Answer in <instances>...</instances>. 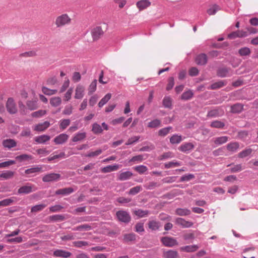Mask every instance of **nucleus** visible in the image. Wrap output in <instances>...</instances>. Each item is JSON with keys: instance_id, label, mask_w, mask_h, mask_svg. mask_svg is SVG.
<instances>
[{"instance_id": "4468645a", "label": "nucleus", "mask_w": 258, "mask_h": 258, "mask_svg": "<svg viewBox=\"0 0 258 258\" xmlns=\"http://www.w3.org/2000/svg\"><path fill=\"white\" fill-rule=\"evenodd\" d=\"M75 189L72 187H66L63 188H60L56 190L55 191V195H62V196H68L73 192H74Z\"/></svg>"}, {"instance_id": "5701e85b", "label": "nucleus", "mask_w": 258, "mask_h": 258, "mask_svg": "<svg viewBox=\"0 0 258 258\" xmlns=\"http://www.w3.org/2000/svg\"><path fill=\"white\" fill-rule=\"evenodd\" d=\"M133 175V173L129 171L121 172L117 176V180L124 181L129 179Z\"/></svg>"}, {"instance_id": "49530a36", "label": "nucleus", "mask_w": 258, "mask_h": 258, "mask_svg": "<svg viewBox=\"0 0 258 258\" xmlns=\"http://www.w3.org/2000/svg\"><path fill=\"white\" fill-rule=\"evenodd\" d=\"M71 120L69 119H63L60 121L59 128L61 130H65L70 124Z\"/></svg>"}, {"instance_id": "393cba45", "label": "nucleus", "mask_w": 258, "mask_h": 258, "mask_svg": "<svg viewBox=\"0 0 258 258\" xmlns=\"http://www.w3.org/2000/svg\"><path fill=\"white\" fill-rule=\"evenodd\" d=\"M50 139V137L47 135H43L36 137L34 140L38 144H44Z\"/></svg>"}, {"instance_id": "6e6552de", "label": "nucleus", "mask_w": 258, "mask_h": 258, "mask_svg": "<svg viewBox=\"0 0 258 258\" xmlns=\"http://www.w3.org/2000/svg\"><path fill=\"white\" fill-rule=\"evenodd\" d=\"M33 191V186L27 183L26 185L20 187L17 192V195H27Z\"/></svg>"}, {"instance_id": "aec40b11", "label": "nucleus", "mask_w": 258, "mask_h": 258, "mask_svg": "<svg viewBox=\"0 0 258 258\" xmlns=\"http://www.w3.org/2000/svg\"><path fill=\"white\" fill-rule=\"evenodd\" d=\"M2 145L4 148L10 149L17 146V142L14 139H6L3 140Z\"/></svg>"}, {"instance_id": "58836bf2", "label": "nucleus", "mask_w": 258, "mask_h": 258, "mask_svg": "<svg viewBox=\"0 0 258 258\" xmlns=\"http://www.w3.org/2000/svg\"><path fill=\"white\" fill-rule=\"evenodd\" d=\"M61 99L59 97H53L50 99V103L53 107H57L60 105Z\"/></svg>"}, {"instance_id": "de8ad7c7", "label": "nucleus", "mask_w": 258, "mask_h": 258, "mask_svg": "<svg viewBox=\"0 0 258 258\" xmlns=\"http://www.w3.org/2000/svg\"><path fill=\"white\" fill-rule=\"evenodd\" d=\"M84 89L81 86H77L76 89L75 98L76 99H81L83 97Z\"/></svg>"}, {"instance_id": "a878e982", "label": "nucleus", "mask_w": 258, "mask_h": 258, "mask_svg": "<svg viewBox=\"0 0 258 258\" xmlns=\"http://www.w3.org/2000/svg\"><path fill=\"white\" fill-rule=\"evenodd\" d=\"M119 165L115 164L114 165H110L105 166L101 169L102 173H108L111 171H116L119 168Z\"/></svg>"}, {"instance_id": "13d9d810", "label": "nucleus", "mask_w": 258, "mask_h": 258, "mask_svg": "<svg viewBox=\"0 0 258 258\" xmlns=\"http://www.w3.org/2000/svg\"><path fill=\"white\" fill-rule=\"evenodd\" d=\"M26 105L28 108L30 110H35L38 107L36 101H28Z\"/></svg>"}, {"instance_id": "f704fd0d", "label": "nucleus", "mask_w": 258, "mask_h": 258, "mask_svg": "<svg viewBox=\"0 0 258 258\" xmlns=\"http://www.w3.org/2000/svg\"><path fill=\"white\" fill-rule=\"evenodd\" d=\"M190 213V211L188 209L177 208L175 211V214L181 216L189 215Z\"/></svg>"}, {"instance_id": "b1692460", "label": "nucleus", "mask_w": 258, "mask_h": 258, "mask_svg": "<svg viewBox=\"0 0 258 258\" xmlns=\"http://www.w3.org/2000/svg\"><path fill=\"white\" fill-rule=\"evenodd\" d=\"M199 248L198 245H191L182 246L180 248L181 251L186 252H192L197 251Z\"/></svg>"}, {"instance_id": "09e8293b", "label": "nucleus", "mask_w": 258, "mask_h": 258, "mask_svg": "<svg viewBox=\"0 0 258 258\" xmlns=\"http://www.w3.org/2000/svg\"><path fill=\"white\" fill-rule=\"evenodd\" d=\"M133 168L140 174L145 173L148 170L147 166L143 165L135 166Z\"/></svg>"}, {"instance_id": "c03bdc74", "label": "nucleus", "mask_w": 258, "mask_h": 258, "mask_svg": "<svg viewBox=\"0 0 258 258\" xmlns=\"http://www.w3.org/2000/svg\"><path fill=\"white\" fill-rule=\"evenodd\" d=\"M111 94L110 93H107L99 101L98 103V106L102 107L104 104H105L111 98Z\"/></svg>"}, {"instance_id": "0e129e2a", "label": "nucleus", "mask_w": 258, "mask_h": 258, "mask_svg": "<svg viewBox=\"0 0 258 258\" xmlns=\"http://www.w3.org/2000/svg\"><path fill=\"white\" fill-rule=\"evenodd\" d=\"M159 186V184L157 182L152 181L145 185L144 187L146 189L152 190Z\"/></svg>"}, {"instance_id": "338daca9", "label": "nucleus", "mask_w": 258, "mask_h": 258, "mask_svg": "<svg viewBox=\"0 0 258 258\" xmlns=\"http://www.w3.org/2000/svg\"><path fill=\"white\" fill-rule=\"evenodd\" d=\"M174 85V79L173 77H170L168 79V84L167 85L166 90L169 91L171 90Z\"/></svg>"}, {"instance_id": "603ef678", "label": "nucleus", "mask_w": 258, "mask_h": 258, "mask_svg": "<svg viewBox=\"0 0 258 258\" xmlns=\"http://www.w3.org/2000/svg\"><path fill=\"white\" fill-rule=\"evenodd\" d=\"M163 105L165 108H171L172 107V101L170 97H165L163 100Z\"/></svg>"}, {"instance_id": "a18cd8bd", "label": "nucleus", "mask_w": 258, "mask_h": 258, "mask_svg": "<svg viewBox=\"0 0 258 258\" xmlns=\"http://www.w3.org/2000/svg\"><path fill=\"white\" fill-rule=\"evenodd\" d=\"M92 229V226L87 224H83L81 225L78 226L73 229L75 231H82L85 230L86 231L90 230Z\"/></svg>"}, {"instance_id": "bb28decb", "label": "nucleus", "mask_w": 258, "mask_h": 258, "mask_svg": "<svg viewBox=\"0 0 258 258\" xmlns=\"http://www.w3.org/2000/svg\"><path fill=\"white\" fill-rule=\"evenodd\" d=\"M226 84L227 82L226 81L220 80L211 84L210 89L212 90L218 89L226 86Z\"/></svg>"}, {"instance_id": "f3484780", "label": "nucleus", "mask_w": 258, "mask_h": 258, "mask_svg": "<svg viewBox=\"0 0 258 258\" xmlns=\"http://www.w3.org/2000/svg\"><path fill=\"white\" fill-rule=\"evenodd\" d=\"M243 110V105L242 104L237 103L230 107V112L235 114H239Z\"/></svg>"}, {"instance_id": "4be33fe9", "label": "nucleus", "mask_w": 258, "mask_h": 258, "mask_svg": "<svg viewBox=\"0 0 258 258\" xmlns=\"http://www.w3.org/2000/svg\"><path fill=\"white\" fill-rule=\"evenodd\" d=\"M151 5V2L148 0H141L138 1L136 6L140 11H142L147 8L149 7Z\"/></svg>"}, {"instance_id": "ea45409f", "label": "nucleus", "mask_w": 258, "mask_h": 258, "mask_svg": "<svg viewBox=\"0 0 258 258\" xmlns=\"http://www.w3.org/2000/svg\"><path fill=\"white\" fill-rule=\"evenodd\" d=\"M49 219L52 222H59L62 221L65 219V217L63 215H54L50 216Z\"/></svg>"}, {"instance_id": "ddd939ff", "label": "nucleus", "mask_w": 258, "mask_h": 258, "mask_svg": "<svg viewBox=\"0 0 258 258\" xmlns=\"http://www.w3.org/2000/svg\"><path fill=\"white\" fill-rule=\"evenodd\" d=\"M175 223L177 225L181 226L182 228H189L193 225L192 222L186 221L182 218H176Z\"/></svg>"}, {"instance_id": "20e7f679", "label": "nucleus", "mask_w": 258, "mask_h": 258, "mask_svg": "<svg viewBox=\"0 0 258 258\" xmlns=\"http://www.w3.org/2000/svg\"><path fill=\"white\" fill-rule=\"evenodd\" d=\"M6 108L8 112L11 114H14L17 112L16 105L13 98L10 97L8 99Z\"/></svg>"}, {"instance_id": "a19ab883", "label": "nucleus", "mask_w": 258, "mask_h": 258, "mask_svg": "<svg viewBox=\"0 0 258 258\" xmlns=\"http://www.w3.org/2000/svg\"><path fill=\"white\" fill-rule=\"evenodd\" d=\"M86 137V133H78L74 137L72 138V141L76 142L79 141H81L85 139Z\"/></svg>"}, {"instance_id": "79ce46f5", "label": "nucleus", "mask_w": 258, "mask_h": 258, "mask_svg": "<svg viewBox=\"0 0 258 258\" xmlns=\"http://www.w3.org/2000/svg\"><path fill=\"white\" fill-rule=\"evenodd\" d=\"M173 157V154L171 152H165L158 157V160L159 161L165 160L171 158Z\"/></svg>"}, {"instance_id": "72a5a7b5", "label": "nucleus", "mask_w": 258, "mask_h": 258, "mask_svg": "<svg viewBox=\"0 0 258 258\" xmlns=\"http://www.w3.org/2000/svg\"><path fill=\"white\" fill-rule=\"evenodd\" d=\"M15 172L11 170L5 171L1 174H0V177L7 180L13 178Z\"/></svg>"}, {"instance_id": "5fc2aeb1", "label": "nucleus", "mask_w": 258, "mask_h": 258, "mask_svg": "<svg viewBox=\"0 0 258 258\" xmlns=\"http://www.w3.org/2000/svg\"><path fill=\"white\" fill-rule=\"evenodd\" d=\"M172 127L171 126H168L160 129L158 131V135L161 137H164L166 136L170 132V131L172 129Z\"/></svg>"}, {"instance_id": "423d86ee", "label": "nucleus", "mask_w": 258, "mask_h": 258, "mask_svg": "<svg viewBox=\"0 0 258 258\" xmlns=\"http://www.w3.org/2000/svg\"><path fill=\"white\" fill-rule=\"evenodd\" d=\"M217 75L220 78L228 77L232 76V70L230 68L221 67L217 71Z\"/></svg>"}, {"instance_id": "1a4fd4ad", "label": "nucleus", "mask_w": 258, "mask_h": 258, "mask_svg": "<svg viewBox=\"0 0 258 258\" xmlns=\"http://www.w3.org/2000/svg\"><path fill=\"white\" fill-rule=\"evenodd\" d=\"M103 34L104 32L100 26H97L93 28L91 31V34L93 41L98 40Z\"/></svg>"}, {"instance_id": "3c124183", "label": "nucleus", "mask_w": 258, "mask_h": 258, "mask_svg": "<svg viewBox=\"0 0 258 258\" xmlns=\"http://www.w3.org/2000/svg\"><path fill=\"white\" fill-rule=\"evenodd\" d=\"M42 91L46 95H51L56 94L57 91L56 89H50L46 87L43 86L42 87Z\"/></svg>"}, {"instance_id": "4c0bfd02", "label": "nucleus", "mask_w": 258, "mask_h": 258, "mask_svg": "<svg viewBox=\"0 0 258 258\" xmlns=\"http://www.w3.org/2000/svg\"><path fill=\"white\" fill-rule=\"evenodd\" d=\"M92 131L94 134L98 135L103 132V129L100 124L95 122L92 124Z\"/></svg>"}, {"instance_id": "c9c22d12", "label": "nucleus", "mask_w": 258, "mask_h": 258, "mask_svg": "<svg viewBox=\"0 0 258 258\" xmlns=\"http://www.w3.org/2000/svg\"><path fill=\"white\" fill-rule=\"evenodd\" d=\"M238 53L241 56H247L250 54L251 50L247 47H243L238 50Z\"/></svg>"}, {"instance_id": "680f3d73", "label": "nucleus", "mask_w": 258, "mask_h": 258, "mask_svg": "<svg viewBox=\"0 0 258 258\" xmlns=\"http://www.w3.org/2000/svg\"><path fill=\"white\" fill-rule=\"evenodd\" d=\"M142 187L141 186H136L135 187L131 188L128 194L130 195H135L139 193L142 190Z\"/></svg>"}, {"instance_id": "c85d7f7f", "label": "nucleus", "mask_w": 258, "mask_h": 258, "mask_svg": "<svg viewBox=\"0 0 258 258\" xmlns=\"http://www.w3.org/2000/svg\"><path fill=\"white\" fill-rule=\"evenodd\" d=\"M253 150L250 148H247L239 152L238 154V157L239 158H244L250 156Z\"/></svg>"}, {"instance_id": "f257e3e1", "label": "nucleus", "mask_w": 258, "mask_h": 258, "mask_svg": "<svg viewBox=\"0 0 258 258\" xmlns=\"http://www.w3.org/2000/svg\"><path fill=\"white\" fill-rule=\"evenodd\" d=\"M71 22V19L67 14H64L56 18L55 24L57 27H61L66 25L70 24Z\"/></svg>"}, {"instance_id": "dca6fc26", "label": "nucleus", "mask_w": 258, "mask_h": 258, "mask_svg": "<svg viewBox=\"0 0 258 258\" xmlns=\"http://www.w3.org/2000/svg\"><path fill=\"white\" fill-rule=\"evenodd\" d=\"M72 255V253L63 249H57L53 252V255L56 257L68 258Z\"/></svg>"}, {"instance_id": "39448f33", "label": "nucleus", "mask_w": 258, "mask_h": 258, "mask_svg": "<svg viewBox=\"0 0 258 258\" xmlns=\"http://www.w3.org/2000/svg\"><path fill=\"white\" fill-rule=\"evenodd\" d=\"M60 177L59 173H50L45 175L42 177V181L44 182L57 181L60 179Z\"/></svg>"}, {"instance_id": "a211bd4d", "label": "nucleus", "mask_w": 258, "mask_h": 258, "mask_svg": "<svg viewBox=\"0 0 258 258\" xmlns=\"http://www.w3.org/2000/svg\"><path fill=\"white\" fill-rule=\"evenodd\" d=\"M163 256L164 258H179L178 252L172 249L164 251L163 253Z\"/></svg>"}, {"instance_id": "412c9836", "label": "nucleus", "mask_w": 258, "mask_h": 258, "mask_svg": "<svg viewBox=\"0 0 258 258\" xmlns=\"http://www.w3.org/2000/svg\"><path fill=\"white\" fill-rule=\"evenodd\" d=\"M50 125V123L48 121H45L42 123H38L35 126L34 130L37 132H43L47 129Z\"/></svg>"}, {"instance_id": "c756f323", "label": "nucleus", "mask_w": 258, "mask_h": 258, "mask_svg": "<svg viewBox=\"0 0 258 258\" xmlns=\"http://www.w3.org/2000/svg\"><path fill=\"white\" fill-rule=\"evenodd\" d=\"M194 96V92L190 89L184 92L180 96L182 100H188L191 99Z\"/></svg>"}, {"instance_id": "473e14b6", "label": "nucleus", "mask_w": 258, "mask_h": 258, "mask_svg": "<svg viewBox=\"0 0 258 258\" xmlns=\"http://www.w3.org/2000/svg\"><path fill=\"white\" fill-rule=\"evenodd\" d=\"M239 147V144L237 142H231L226 146L227 149L231 152H235Z\"/></svg>"}, {"instance_id": "f8f14e48", "label": "nucleus", "mask_w": 258, "mask_h": 258, "mask_svg": "<svg viewBox=\"0 0 258 258\" xmlns=\"http://www.w3.org/2000/svg\"><path fill=\"white\" fill-rule=\"evenodd\" d=\"M224 114L223 110L219 108H215L213 109L210 110L208 112L207 117H217L222 116Z\"/></svg>"}, {"instance_id": "864d4df0", "label": "nucleus", "mask_w": 258, "mask_h": 258, "mask_svg": "<svg viewBox=\"0 0 258 258\" xmlns=\"http://www.w3.org/2000/svg\"><path fill=\"white\" fill-rule=\"evenodd\" d=\"M32 159V156L28 154H22L16 157V159L19 160L20 162Z\"/></svg>"}, {"instance_id": "4d7b16f0", "label": "nucleus", "mask_w": 258, "mask_h": 258, "mask_svg": "<svg viewBox=\"0 0 258 258\" xmlns=\"http://www.w3.org/2000/svg\"><path fill=\"white\" fill-rule=\"evenodd\" d=\"M97 80L94 79L91 83L88 89V94L91 95L96 90Z\"/></svg>"}, {"instance_id": "774afa93", "label": "nucleus", "mask_w": 258, "mask_h": 258, "mask_svg": "<svg viewBox=\"0 0 258 258\" xmlns=\"http://www.w3.org/2000/svg\"><path fill=\"white\" fill-rule=\"evenodd\" d=\"M219 10H220L219 7L215 4L207 10V13L210 15H215Z\"/></svg>"}, {"instance_id": "69168bd1", "label": "nucleus", "mask_w": 258, "mask_h": 258, "mask_svg": "<svg viewBox=\"0 0 258 258\" xmlns=\"http://www.w3.org/2000/svg\"><path fill=\"white\" fill-rule=\"evenodd\" d=\"M14 200L13 198H9L4 199L1 201H0V206L1 207H6L10 205L12 203H14Z\"/></svg>"}, {"instance_id": "2f4dec72", "label": "nucleus", "mask_w": 258, "mask_h": 258, "mask_svg": "<svg viewBox=\"0 0 258 258\" xmlns=\"http://www.w3.org/2000/svg\"><path fill=\"white\" fill-rule=\"evenodd\" d=\"M136 235L134 233L125 234L123 236V241L125 243H128L130 242L136 240Z\"/></svg>"}, {"instance_id": "6ab92c4d", "label": "nucleus", "mask_w": 258, "mask_h": 258, "mask_svg": "<svg viewBox=\"0 0 258 258\" xmlns=\"http://www.w3.org/2000/svg\"><path fill=\"white\" fill-rule=\"evenodd\" d=\"M42 168L41 166L32 167L25 170V173L26 174L30 175V176H33V174L42 172Z\"/></svg>"}, {"instance_id": "e433bc0d", "label": "nucleus", "mask_w": 258, "mask_h": 258, "mask_svg": "<svg viewBox=\"0 0 258 258\" xmlns=\"http://www.w3.org/2000/svg\"><path fill=\"white\" fill-rule=\"evenodd\" d=\"M182 140V136L177 134L173 135L170 138V142L172 144H177L181 142Z\"/></svg>"}, {"instance_id": "052dcab7", "label": "nucleus", "mask_w": 258, "mask_h": 258, "mask_svg": "<svg viewBox=\"0 0 258 258\" xmlns=\"http://www.w3.org/2000/svg\"><path fill=\"white\" fill-rule=\"evenodd\" d=\"M135 231L139 233L144 232V223L142 222H138L135 226Z\"/></svg>"}, {"instance_id": "7c9ffc66", "label": "nucleus", "mask_w": 258, "mask_h": 258, "mask_svg": "<svg viewBox=\"0 0 258 258\" xmlns=\"http://www.w3.org/2000/svg\"><path fill=\"white\" fill-rule=\"evenodd\" d=\"M148 227L153 231L157 230L161 227V224L159 222L151 220L148 222Z\"/></svg>"}, {"instance_id": "37998d69", "label": "nucleus", "mask_w": 258, "mask_h": 258, "mask_svg": "<svg viewBox=\"0 0 258 258\" xmlns=\"http://www.w3.org/2000/svg\"><path fill=\"white\" fill-rule=\"evenodd\" d=\"M228 137L227 136H222L216 138L214 140V143L216 145H220L228 141Z\"/></svg>"}, {"instance_id": "2eb2a0df", "label": "nucleus", "mask_w": 258, "mask_h": 258, "mask_svg": "<svg viewBox=\"0 0 258 258\" xmlns=\"http://www.w3.org/2000/svg\"><path fill=\"white\" fill-rule=\"evenodd\" d=\"M69 136L66 134H61L56 136L53 140L54 142L56 145H60L64 143L68 140Z\"/></svg>"}, {"instance_id": "6e6d98bb", "label": "nucleus", "mask_w": 258, "mask_h": 258, "mask_svg": "<svg viewBox=\"0 0 258 258\" xmlns=\"http://www.w3.org/2000/svg\"><path fill=\"white\" fill-rule=\"evenodd\" d=\"M181 165L180 162L172 161L164 164V167L165 169H169L173 167L179 166Z\"/></svg>"}, {"instance_id": "e2e57ef3", "label": "nucleus", "mask_w": 258, "mask_h": 258, "mask_svg": "<svg viewBox=\"0 0 258 258\" xmlns=\"http://www.w3.org/2000/svg\"><path fill=\"white\" fill-rule=\"evenodd\" d=\"M46 113V111L45 110H39L37 111H35L31 114V116L33 117L39 118L40 117Z\"/></svg>"}, {"instance_id": "8fccbe9b", "label": "nucleus", "mask_w": 258, "mask_h": 258, "mask_svg": "<svg viewBox=\"0 0 258 258\" xmlns=\"http://www.w3.org/2000/svg\"><path fill=\"white\" fill-rule=\"evenodd\" d=\"M161 123V122L160 120L155 119L148 123V127L150 128H157L160 126Z\"/></svg>"}, {"instance_id": "0eeeda50", "label": "nucleus", "mask_w": 258, "mask_h": 258, "mask_svg": "<svg viewBox=\"0 0 258 258\" xmlns=\"http://www.w3.org/2000/svg\"><path fill=\"white\" fill-rule=\"evenodd\" d=\"M247 32L242 30L233 31L228 35V38L230 39H234L236 38H243L247 36Z\"/></svg>"}, {"instance_id": "9b49d317", "label": "nucleus", "mask_w": 258, "mask_h": 258, "mask_svg": "<svg viewBox=\"0 0 258 258\" xmlns=\"http://www.w3.org/2000/svg\"><path fill=\"white\" fill-rule=\"evenodd\" d=\"M195 61L198 65L205 66L208 61V57L204 53L199 54L195 58Z\"/></svg>"}, {"instance_id": "bf43d9fd", "label": "nucleus", "mask_w": 258, "mask_h": 258, "mask_svg": "<svg viewBox=\"0 0 258 258\" xmlns=\"http://www.w3.org/2000/svg\"><path fill=\"white\" fill-rule=\"evenodd\" d=\"M46 207L45 204H39L33 206L31 208V212L32 213L38 212L43 210Z\"/></svg>"}, {"instance_id": "f03ea898", "label": "nucleus", "mask_w": 258, "mask_h": 258, "mask_svg": "<svg viewBox=\"0 0 258 258\" xmlns=\"http://www.w3.org/2000/svg\"><path fill=\"white\" fill-rule=\"evenodd\" d=\"M116 216L119 221L125 224L128 223L131 220L130 214L125 211L119 210L117 211L116 213Z\"/></svg>"}, {"instance_id": "cd10ccee", "label": "nucleus", "mask_w": 258, "mask_h": 258, "mask_svg": "<svg viewBox=\"0 0 258 258\" xmlns=\"http://www.w3.org/2000/svg\"><path fill=\"white\" fill-rule=\"evenodd\" d=\"M225 125L224 122L216 120L212 121L210 124V126L213 128H216L219 129H222Z\"/></svg>"}, {"instance_id": "7ed1b4c3", "label": "nucleus", "mask_w": 258, "mask_h": 258, "mask_svg": "<svg viewBox=\"0 0 258 258\" xmlns=\"http://www.w3.org/2000/svg\"><path fill=\"white\" fill-rule=\"evenodd\" d=\"M160 241L163 245L169 247H173L178 244L177 240L172 237H162L161 238Z\"/></svg>"}, {"instance_id": "9d476101", "label": "nucleus", "mask_w": 258, "mask_h": 258, "mask_svg": "<svg viewBox=\"0 0 258 258\" xmlns=\"http://www.w3.org/2000/svg\"><path fill=\"white\" fill-rule=\"evenodd\" d=\"M195 148V145L192 143H185L181 144L178 149L184 153H188Z\"/></svg>"}]
</instances>
